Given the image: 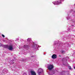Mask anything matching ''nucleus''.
Segmentation results:
<instances>
[{
    "label": "nucleus",
    "instance_id": "nucleus-1",
    "mask_svg": "<svg viewBox=\"0 0 75 75\" xmlns=\"http://www.w3.org/2000/svg\"><path fill=\"white\" fill-rule=\"evenodd\" d=\"M61 0H59L58 1H54L52 3L53 4H54V5H58L60 4H61Z\"/></svg>",
    "mask_w": 75,
    "mask_h": 75
},
{
    "label": "nucleus",
    "instance_id": "nucleus-2",
    "mask_svg": "<svg viewBox=\"0 0 75 75\" xmlns=\"http://www.w3.org/2000/svg\"><path fill=\"white\" fill-rule=\"evenodd\" d=\"M54 65L52 64H50L49 65H48L47 67V68L49 71H51L54 68Z\"/></svg>",
    "mask_w": 75,
    "mask_h": 75
},
{
    "label": "nucleus",
    "instance_id": "nucleus-3",
    "mask_svg": "<svg viewBox=\"0 0 75 75\" xmlns=\"http://www.w3.org/2000/svg\"><path fill=\"white\" fill-rule=\"evenodd\" d=\"M10 51H12L13 50V46L11 45L10 46H7L6 47Z\"/></svg>",
    "mask_w": 75,
    "mask_h": 75
},
{
    "label": "nucleus",
    "instance_id": "nucleus-4",
    "mask_svg": "<svg viewBox=\"0 0 75 75\" xmlns=\"http://www.w3.org/2000/svg\"><path fill=\"white\" fill-rule=\"evenodd\" d=\"M52 57L53 59H55V58H57V55L55 54H53L52 56Z\"/></svg>",
    "mask_w": 75,
    "mask_h": 75
},
{
    "label": "nucleus",
    "instance_id": "nucleus-5",
    "mask_svg": "<svg viewBox=\"0 0 75 75\" xmlns=\"http://www.w3.org/2000/svg\"><path fill=\"white\" fill-rule=\"evenodd\" d=\"M30 72L31 73V75H36V73L35 72V71H30Z\"/></svg>",
    "mask_w": 75,
    "mask_h": 75
},
{
    "label": "nucleus",
    "instance_id": "nucleus-6",
    "mask_svg": "<svg viewBox=\"0 0 75 75\" xmlns=\"http://www.w3.org/2000/svg\"><path fill=\"white\" fill-rule=\"evenodd\" d=\"M51 73L52 75H53V74H55V72L54 71H52Z\"/></svg>",
    "mask_w": 75,
    "mask_h": 75
},
{
    "label": "nucleus",
    "instance_id": "nucleus-7",
    "mask_svg": "<svg viewBox=\"0 0 75 75\" xmlns=\"http://www.w3.org/2000/svg\"><path fill=\"white\" fill-rule=\"evenodd\" d=\"M68 68L69 69H71L72 68H71V66H69L68 67Z\"/></svg>",
    "mask_w": 75,
    "mask_h": 75
},
{
    "label": "nucleus",
    "instance_id": "nucleus-8",
    "mask_svg": "<svg viewBox=\"0 0 75 75\" xmlns=\"http://www.w3.org/2000/svg\"><path fill=\"white\" fill-rule=\"evenodd\" d=\"M1 35L2 37H4H4H5V36H4V35Z\"/></svg>",
    "mask_w": 75,
    "mask_h": 75
},
{
    "label": "nucleus",
    "instance_id": "nucleus-9",
    "mask_svg": "<svg viewBox=\"0 0 75 75\" xmlns=\"http://www.w3.org/2000/svg\"><path fill=\"white\" fill-rule=\"evenodd\" d=\"M27 46H24V48H26V47H27Z\"/></svg>",
    "mask_w": 75,
    "mask_h": 75
},
{
    "label": "nucleus",
    "instance_id": "nucleus-10",
    "mask_svg": "<svg viewBox=\"0 0 75 75\" xmlns=\"http://www.w3.org/2000/svg\"><path fill=\"white\" fill-rule=\"evenodd\" d=\"M30 38H28L27 39V40L28 41H30Z\"/></svg>",
    "mask_w": 75,
    "mask_h": 75
},
{
    "label": "nucleus",
    "instance_id": "nucleus-11",
    "mask_svg": "<svg viewBox=\"0 0 75 75\" xmlns=\"http://www.w3.org/2000/svg\"><path fill=\"white\" fill-rule=\"evenodd\" d=\"M64 52V50H62V53H63Z\"/></svg>",
    "mask_w": 75,
    "mask_h": 75
},
{
    "label": "nucleus",
    "instance_id": "nucleus-12",
    "mask_svg": "<svg viewBox=\"0 0 75 75\" xmlns=\"http://www.w3.org/2000/svg\"><path fill=\"white\" fill-rule=\"evenodd\" d=\"M59 57H61V55H59Z\"/></svg>",
    "mask_w": 75,
    "mask_h": 75
},
{
    "label": "nucleus",
    "instance_id": "nucleus-13",
    "mask_svg": "<svg viewBox=\"0 0 75 75\" xmlns=\"http://www.w3.org/2000/svg\"><path fill=\"white\" fill-rule=\"evenodd\" d=\"M41 72H39V74H41Z\"/></svg>",
    "mask_w": 75,
    "mask_h": 75
},
{
    "label": "nucleus",
    "instance_id": "nucleus-14",
    "mask_svg": "<svg viewBox=\"0 0 75 75\" xmlns=\"http://www.w3.org/2000/svg\"><path fill=\"white\" fill-rule=\"evenodd\" d=\"M23 75H27L26 74H25H25H23Z\"/></svg>",
    "mask_w": 75,
    "mask_h": 75
},
{
    "label": "nucleus",
    "instance_id": "nucleus-15",
    "mask_svg": "<svg viewBox=\"0 0 75 75\" xmlns=\"http://www.w3.org/2000/svg\"><path fill=\"white\" fill-rule=\"evenodd\" d=\"M74 69H75V67H74Z\"/></svg>",
    "mask_w": 75,
    "mask_h": 75
},
{
    "label": "nucleus",
    "instance_id": "nucleus-16",
    "mask_svg": "<svg viewBox=\"0 0 75 75\" xmlns=\"http://www.w3.org/2000/svg\"><path fill=\"white\" fill-rule=\"evenodd\" d=\"M62 1H64V0H63Z\"/></svg>",
    "mask_w": 75,
    "mask_h": 75
},
{
    "label": "nucleus",
    "instance_id": "nucleus-17",
    "mask_svg": "<svg viewBox=\"0 0 75 75\" xmlns=\"http://www.w3.org/2000/svg\"><path fill=\"white\" fill-rule=\"evenodd\" d=\"M74 5L75 6V4H74Z\"/></svg>",
    "mask_w": 75,
    "mask_h": 75
}]
</instances>
